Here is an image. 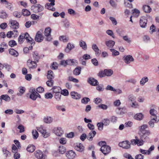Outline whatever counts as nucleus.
<instances>
[{
	"label": "nucleus",
	"mask_w": 159,
	"mask_h": 159,
	"mask_svg": "<svg viewBox=\"0 0 159 159\" xmlns=\"http://www.w3.org/2000/svg\"><path fill=\"white\" fill-rule=\"evenodd\" d=\"M130 142L131 144L134 145L137 144L138 146L142 145L143 144V140H139L137 136H135V139L131 140Z\"/></svg>",
	"instance_id": "obj_1"
},
{
	"label": "nucleus",
	"mask_w": 159,
	"mask_h": 159,
	"mask_svg": "<svg viewBox=\"0 0 159 159\" xmlns=\"http://www.w3.org/2000/svg\"><path fill=\"white\" fill-rule=\"evenodd\" d=\"M43 8V7L39 4L33 5L31 7V9L35 12H41L42 11Z\"/></svg>",
	"instance_id": "obj_2"
},
{
	"label": "nucleus",
	"mask_w": 159,
	"mask_h": 159,
	"mask_svg": "<svg viewBox=\"0 0 159 159\" xmlns=\"http://www.w3.org/2000/svg\"><path fill=\"white\" fill-rule=\"evenodd\" d=\"M119 145L120 147L126 149H129L130 148V144L129 142L127 140L120 143Z\"/></svg>",
	"instance_id": "obj_3"
},
{
	"label": "nucleus",
	"mask_w": 159,
	"mask_h": 159,
	"mask_svg": "<svg viewBox=\"0 0 159 159\" xmlns=\"http://www.w3.org/2000/svg\"><path fill=\"white\" fill-rule=\"evenodd\" d=\"M51 29L50 27L46 28L44 31V34L47 37V40L48 41H50L52 39L51 36Z\"/></svg>",
	"instance_id": "obj_4"
},
{
	"label": "nucleus",
	"mask_w": 159,
	"mask_h": 159,
	"mask_svg": "<svg viewBox=\"0 0 159 159\" xmlns=\"http://www.w3.org/2000/svg\"><path fill=\"white\" fill-rule=\"evenodd\" d=\"M37 130L41 133L43 136L45 138H47L50 135V134L46 132V130L43 129L42 127H37Z\"/></svg>",
	"instance_id": "obj_5"
},
{
	"label": "nucleus",
	"mask_w": 159,
	"mask_h": 159,
	"mask_svg": "<svg viewBox=\"0 0 159 159\" xmlns=\"http://www.w3.org/2000/svg\"><path fill=\"white\" fill-rule=\"evenodd\" d=\"M48 1L50 2H48L45 5V7L48 9L51 10L52 11H54L55 9L53 7L51 8V6H53L55 5V0H48Z\"/></svg>",
	"instance_id": "obj_6"
},
{
	"label": "nucleus",
	"mask_w": 159,
	"mask_h": 159,
	"mask_svg": "<svg viewBox=\"0 0 159 159\" xmlns=\"http://www.w3.org/2000/svg\"><path fill=\"white\" fill-rule=\"evenodd\" d=\"M27 65L30 69H34L37 66L36 62L30 59L27 61Z\"/></svg>",
	"instance_id": "obj_7"
},
{
	"label": "nucleus",
	"mask_w": 159,
	"mask_h": 159,
	"mask_svg": "<svg viewBox=\"0 0 159 159\" xmlns=\"http://www.w3.org/2000/svg\"><path fill=\"white\" fill-rule=\"evenodd\" d=\"M123 59L125 62L127 64H129L131 62L134 61V59L132 56L130 55L125 56L123 57Z\"/></svg>",
	"instance_id": "obj_8"
},
{
	"label": "nucleus",
	"mask_w": 159,
	"mask_h": 159,
	"mask_svg": "<svg viewBox=\"0 0 159 159\" xmlns=\"http://www.w3.org/2000/svg\"><path fill=\"white\" fill-rule=\"evenodd\" d=\"M43 39V37L40 31H38L36 34L35 40V41L38 42H41Z\"/></svg>",
	"instance_id": "obj_9"
},
{
	"label": "nucleus",
	"mask_w": 159,
	"mask_h": 159,
	"mask_svg": "<svg viewBox=\"0 0 159 159\" xmlns=\"http://www.w3.org/2000/svg\"><path fill=\"white\" fill-rule=\"evenodd\" d=\"M147 20L146 17L145 16L141 17L140 18L139 24L142 28H145L147 25Z\"/></svg>",
	"instance_id": "obj_10"
},
{
	"label": "nucleus",
	"mask_w": 159,
	"mask_h": 159,
	"mask_svg": "<svg viewBox=\"0 0 159 159\" xmlns=\"http://www.w3.org/2000/svg\"><path fill=\"white\" fill-rule=\"evenodd\" d=\"M9 25L13 29H17L19 28V23L16 20H10Z\"/></svg>",
	"instance_id": "obj_11"
},
{
	"label": "nucleus",
	"mask_w": 159,
	"mask_h": 159,
	"mask_svg": "<svg viewBox=\"0 0 159 159\" xmlns=\"http://www.w3.org/2000/svg\"><path fill=\"white\" fill-rule=\"evenodd\" d=\"M100 150L105 155L111 151V148L108 146H102Z\"/></svg>",
	"instance_id": "obj_12"
},
{
	"label": "nucleus",
	"mask_w": 159,
	"mask_h": 159,
	"mask_svg": "<svg viewBox=\"0 0 159 159\" xmlns=\"http://www.w3.org/2000/svg\"><path fill=\"white\" fill-rule=\"evenodd\" d=\"M54 133L58 136H61L63 133V131L60 127L55 128L53 129Z\"/></svg>",
	"instance_id": "obj_13"
},
{
	"label": "nucleus",
	"mask_w": 159,
	"mask_h": 159,
	"mask_svg": "<svg viewBox=\"0 0 159 159\" xmlns=\"http://www.w3.org/2000/svg\"><path fill=\"white\" fill-rule=\"evenodd\" d=\"M76 156L75 152L72 150L67 151L66 153V156L70 159L74 158Z\"/></svg>",
	"instance_id": "obj_14"
},
{
	"label": "nucleus",
	"mask_w": 159,
	"mask_h": 159,
	"mask_svg": "<svg viewBox=\"0 0 159 159\" xmlns=\"http://www.w3.org/2000/svg\"><path fill=\"white\" fill-rule=\"evenodd\" d=\"M35 157L39 159H43L44 157L43 152L40 150H37L34 153Z\"/></svg>",
	"instance_id": "obj_15"
},
{
	"label": "nucleus",
	"mask_w": 159,
	"mask_h": 159,
	"mask_svg": "<svg viewBox=\"0 0 159 159\" xmlns=\"http://www.w3.org/2000/svg\"><path fill=\"white\" fill-rule=\"evenodd\" d=\"M38 97L40 98L41 96L35 91H32L30 95V98L33 100H35Z\"/></svg>",
	"instance_id": "obj_16"
},
{
	"label": "nucleus",
	"mask_w": 159,
	"mask_h": 159,
	"mask_svg": "<svg viewBox=\"0 0 159 159\" xmlns=\"http://www.w3.org/2000/svg\"><path fill=\"white\" fill-rule=\"evenodd\" d=\"M88 82L89 83L93 86L97 85L98 84L97 80L92 78H89L88 80Z\"/></svg>",
	"instance_id": "obj_17"
},
{
	"label": "nucleus",
	"mask_w": 159,
	"mask_h": 159,
	"mask_svg": "<svg viewBox=\"0 0 159 159\" xmlns=\"http://www.w3.org/2000/svg\"><path fill=\"white\" fill-rule=\"evenodd\" d=\"M71 97L74 99H79L81 98V95L78 93L75 92H72L70 93Z\"/></svg>",
	"instance_id": "obj_18"
},
{
	"label": "nucleus",
	"mask_w": 159,
	"mask_h": 159,
	"mask_svg": "<svg viewBox=\"0 0 159 159\" xmlns=\"http://www.w3.org/2000/svg\"><path fill=\"white\" fill-rule=\"evenodd\" d=\"M75 148L77 151L82 152L84 150V147L82 144L78 143L75 146Z\"/></svg>",
	"instance_id": "obj_19"
},
{
	"label": "nucleus",
	"mask_w": 159,
	"mask_h": 159,
	"mask_svg": "<svg viewBox=\"0 0 159 159\" xmlns=\"http://www.w3.org/2000/svg\"><path fill=\"white\" fill-rule=\"evenodd\" d=\"M92 48L95 52L96 54L97 55L99 56L101 53V51L98 49L97 45L95 44H93Z\"/></svg>",
	"instance_id": "obj_20"
},
{
	"label": "nucleus",
	"mask_w": 159,
	"mask_h": 159,
	"mask_svg": "<svg viewBox=\"0 0 159 159\" xmlns=\"http://www.w3.org/2000/svg\"><path fill=\"white\" fill-rule=\"evenodd\" d=\"M96 134V133L95 131H91L87 136V139L89 140H92Z\"/></svg>",
	"instance_id": "obj_21"
},
{
	"label": "nucleus",
	"mask_w": 159,
	"mask_h": 159,
	"mask_svg": "<svg viewBox=\"0 0 159 159\" xmlns=\"http://www.w3.org/2000/svg\"><path fill=\"white\" fill-rule=\"evenodd\" d=\"M24 39H25L28 42L30 43L31 44L33 43V40L32 38L30 37L28 33H26L24 34H23Z\"/></svg>",
	"instance_id": "obj_22"
},
{
	"label": "nucleus",
	"mask_w": 159,
	"mask_h": 159,
	"mask_svg": "<svg viewBox=\"0 0 159 159\" xmlns=\"http://www.w3.org/2000/svg\"><path fill=\"white\" fill-rule=\"evenodd\" d=\"M53 91V93H60L61 91V89L60 87L54 86L52 89Z\"/></svg>",
	"instance_id": "obj_23"
},
{
	"label": "nucleus",
	"mask_w": 159,
	"mask_h": 159,
	"mask_svg": "<svg viewBox=\"0 0 159 159\" xmlns=\"http://www.w3.org/2000/svg\"><path fill=\"white\" fill-rule=\"evenodd\" d=\"M150 134V132L148 131H145V132L143 134V135L142 136V137L141 138V140L144 139L145 141H147L148 140L149 137L147 136H148Z\"/></svg>",
	"instance_id": "obj_24"
},
{
	"label": "nucleus",
	"mask_w": 159,
	"mask_h": 159,
	"mask_svg": "<svg viewBox=\"0 0 159 159\" xmlns=\"http://www.w3.org/2000/svg\"><path fill=\"white\" fill-rule=\"evenodd\" d=\"M143 11L146 13H150L152 10V9L150 6L148 5H144L143 6Z\"/></svg>",
	"instance_id": "obj_25"
},
{
	"label": "nucleus",
	"mask_w": 159,
	"mask_h": 159,
	"mask_svg": "<svg viewBox=\"0 0 159 159\" xmlns=\"http://www.w3.org/2000/svg\"><path fill=\"white\" fill-rule=\"evenodd\" d=\"M134 118L138 120H142L143 118V115L141 113L136 114L134 116Z\"/></svg>",
	"instance_id": "obj_26"
},
{
	"label": "nucleus",
	"mask_w": 159,
	"mask_h": 159,
	"mask_svg": "<svg viewBox=\"0 0 159 159\" xmlns=\"http://www.w3.org/2000/svg\"><path fill=\"white\" fill-rule=\"evenodd\" d=\"M47 78L49 80H53V79L54 78L53 73L52 70H49L48 71Z\"/></svg>",
	"instance_id": "obj_27"
},
{
	"label": "nucleus",
	"mask_w": 159,
	"mask_h": 159,
	"mask_svg": "<svg viewBox=\"0 0 159 159\" xmlns=\"http://www.w3.org/2000/svg\"><path fill=\"white\" fill-rule=\"evenodd\" d=\"M152 118V119L149 122L148 124L150 127H151L152 128H153L154 126V123H155L156 122L157 118L155 117V118Z\"/></svg>",
	"instance_id": "obj_28"
},
{
	"label": "nucleus",
	"mask_w": 159,
	"mask_h": 159,
	"mask_svg": "<svg viewBox=\"0 0 159 159\" xmlns=\"http://www.w3.org/2000/svg\"><path fill=\"white\" fill-rule=\"evenodd\" d=\"M105 44L109 48H112L115 44V42L112 40H109L105 42Z\"/></svg>",
	"instance_id": "obj_29"
},
{
	"label": "nucleus",
	"mask_w": 159,
	"mask_h": 159,
	"mask_svg": "<svg viewBox=\"0 0 159 159\" xmlns=\"http://www.w3.org/2000/svg\"><path fill=\"white\" fill-rule=\"evenodd\" d=\"M105 76H111L113 73V71L111 69H105L104 70Z\"/></svg>",
	"instance_id": "obj_30"
},
{
	"label": "nucleus",
	"mask_w": 159,
	"mask_h": 159,
	"mask_svg": "<svg viewBox=\"0 0 159 159\" xmlns=\"http://www.w3.org/2000/svg\"><path fill=\"white\" fill-rule=\"evenodd\" d=\"M35 147L33 145H29L27 148V150L29 152H32L35 150Z\"/></svg>",
	"instance_id": "obj_31"
},
{
	"label": "nucleus",
	"mask_w": 159,
	"mask_h": 159,
	"mask_svg": "<svg viewBox=\"0 0 159 159\" xmlns=\"http://www.w3.org/2000/svg\"><path fill=\"white\" fill-rule=\"evenodd\" d=\"M81 71V68L80 67L76 68L73 70V74L75 75H79Z\"/></svg>",
	"instance_id": "obj_32"
},
{
	"label": "nucleus",
	"mask_w": 159,
	"mask_h": 159,
	"mask_svg": "<svg viewBox=\"0 0 159 159\" xmlns=\"http://www.w3.org/2000/svg\"><path fill=\"white\" fill-rule=\"evenodd\" d=\"M19 92L17 93V95L20 96H21L24 93L25 89V87H20L19 88Z\"/></svg>",
	"instance_id": "obj_33"
},
{
	"label": "nucleus",
	"mask_w": 159,
	"mask_h": 159,
	"mask_svg": "<svg viewBox=\"0 0 159 159\" xmlns=\"http://www.w3.org/2000/svg\"><path fill=\"white\" fill-rule=\"evenodd\" d=\"M33 57L34 61L38 62L39 58V56L38 53L37 52H33Z\"/></svg>",
	"instance_id": "obj_34"
},
{
	"label": "nucleus",
	"mask_w": 159,
	"mask_h": 159,
	"mask_svg": "<svg viewBox=\"0 0 159 159\" xmlns=\"http://www.w3.org/2000/svg\"><path fill=\"white\" fill-rule=\"evenodd\" d=\"M9 52L10 54L15 57H17L18 55V52L12 48L9 49Z\"/></svg>",
	"instance_id": "obj_35"
},
{
	"label": "nucleus",
	"mask_w": 159,
	"mask_h": 159,
	"mask_svg": "<svg viewBox=\"0 0 159 159\" xmlns=\"http://www.w3.org/2000/svg\"><path fill=\"white\" fill-rule=\"evenodd\" d=\"M1 100H3L9 102L11 100L10 98L7 95H2L0 96Z\"/></svg>",
	"instance_id": "obj_36"
},
{
	"label": "nucleus",
	"mask_w": 159,
	"mask_h": 159,
	"mask_svg": "<svg viewBox=\"0 0 159 159\" xmlns=\"http://www.w3.org/2000/svg\"><path fill=\"white\" fill-rule=\"evenodd\" d=\"M74 48V47L73 45L71 44L70 43H69L67 45V46L65 49V51L67 52H68Z\"/></svg>",
	"instance_id": "obj_37"
},
{
	"label": "nucleus",
	"mask_w": 159,
	"mask_h": 159,
	"mask_svg": "<svg viewBox=\"0 0 159 159\" xmlns=\"http://www.w3.org/2000/svg\"><path fill=\"white\" fill-rule=\"evenodd\" d=\"M52 121L53 119L51 117L47 116L44 119V122L47 123H50L52 122Z\"/></svg>",
	"instance_id": "obj_38"
},
{
	"label": "nucleus",
	"mask_w": 159,
	"mask_h": 159,
	"mask_svg": "<svg viewBox=\"0 0 159 159\" xmlns=\"http://www.w3.org/2000/svg\"><path fill=\"white\" fill-rule=\"evenodd\" d=\"M22 13L23 15L25 16H28L30 15V12L26 9H23Z\"/></svg>",
	"instance_id": "obj_39"
},
{
	"label": "nucleus",
	"mask_w": 159,
	"mask_h": 159,
	"mask_svg": "<svg viewBox=\"0 0 159 159\" xmlns=\"http://www.w3.org/2000/svg\"><path fill=\"white\" fill-rule=\"evenodd\" d=\"M66 148L63 146H60L59 148V152L61 154L64 153L66 151Z\"/></svg>",
	"instance_id": "obj_40"
},
{
	"label": "nucleus",
	"mask_w": 159,
	"mask_h": 159,
	"mask_svg": "<svg viewBox=\"0 0 159 159\" xmlns=\"http://www.w3.org/2000/svg\"><path fill=\"white\" fill-rule=\"evenodd\" d=\"M148 79L147 77H145L142 79L140 81V84L142 85H143L144 84L148 81Z\"/></svg>",
	"instance_id": "obj_41"
},
{
	"label": "nucleus",
	"mask_w": 159,
	"mask_h": 159,
	"mask_svg": "<svg viewBox=\"0 0 159 159\" xmlns=\"http://www.w3.org/2000/svg\"><path fill=\"white\" fill-rule=\"evenodd\" d=\"M59 40L64 42H66L69 39L68 38L65 36H61L59 38Z\"/></svg>",
	"instance_id": "obj_42"
},
{
	"label": "nucleus",
	"mask_w": 159,
	"mask_h": 159,
	"mask_svg": "<svg viewBox=\"0 0 159 159\" xmlns=\"http://www.w3.org/2000/svg\"><path fill=\"white\" fill-rule=\"evenodd\" d=\"M80 45L84 50H85L87 49V45L85 42L82 40L81 41L80 43Z\"/></svg>",
	"instance_id": "obj_43"
},
{
	"label": "nucleus",
	"mask_w": 159,
	"mask_h": 159,
	"mask_svg": "<svg viewBox=\"0 0 159 159\" xmlns=\"http://www.w3.org/2000/svg\"><path fill=\"white\" fill-rule=\"evenodd\" d=\"M149 112L152 116H153V118H155V117H157V116L156 115L157 111L154 109H151L149 111Z\"/></svg>",
	"instance_id": "obj_44"
},
{
	"label": "nucleus",
	"mask_w": 159,
	"mask_h": 159,
	"mask_svg": "<svg viewBox=\"0 0 159 159\" xmlns=\"http://www.w3.org/2000/svg\"><path fill=\"white\" fill-rule=\"evenodd\" d=\"M32 134L33 138L34 139H36L38 138L39 136V134L36 130H33L32 131Z\"/></svg>",
	"instance_id": "obj_45"
},
{
	"label": "nucleus",
	"mask_w": 159,
	"mask_h": 159,
	"mask_svg": "<svg viewBox=\"0 0 159 159\" xmlns=\"http://www.w3.org/2000/svg\"><path fill=\"white\" fill-rule=\"evenodd\" d=\"M75 61L73 59H68L67 60V65H74L75 64Z\"/></svg>",
	"instance_id": "obj_46"
},
{
	"label": "nucleus",
	"mask_w": 159,
	"mask_h": 159,
	"mask_svg": "<svg viewBox=\"0 0 159 159\" xmlns=\"http://www.w3.org/2000/svg\"><path fill=\"white\" fill-rule=\"evenodd\" d=\"M102 123L105 126H107L110 124V120L108 119H104L102 120Z\"/></svg>",
	"instance_id": "obj_47"
},
{
	"label": "nucleus",
	"mask_w": 159,
	"mask_h": 159,
	"mask_svg": "<svg viewBox=\"0 0 159 159\" xmlns=\"http://www.w3.org/2000/svg\"><path fill=\"white\" fill-rule=\"evenodd\" d=\"M103 124L102 122H98L97 124V126L98 129L99 130H102L103 126Z\"/></svg>",
	"instance_id": "obj_48"
},
{
	"label": "nucleus",
	"mask_w": 159,
	"mask_h": 159,
	"mask_svg": "<svg viewBox=\"0 0 159 159\" xmlns=\"http://www.w3.org/2000/svg\"><path fill=\"white\" fill-rule=\"evenodd\" d=\"M13 15L15 17L17 18H20L21 16V14L20 12L16 11L13 12Z\"/></svg>",
	"instance_id": "obj_49"
},
{
	"label": "nucleus",
	"mask_w": 159,
	"mask_h": 159,
	"mask_svg": "<svg viewBox=\"0 0 159 159\" xmlns=\"http://www.w3.org/2000/svg\"><path fill=\"white\" fill-rule=\"evenodd\" d=\"M110 51L112 52V55L113 56L118 55L119 54V52L113 49H111Z\"/></svg>",
	"instance_id": "obj_50"
},
{
	"label": "nucleus",
	"mask_w": 159,
	"mask_h": 159,
	"mask_svg": "<svg viewBox=\"0 0 159 159\" xmlns=\"http://www.w3.org/2000/svg\"><path fill=\"white\" fill-rule=\"evenodd\" d=\"M58 64L57 62H53L52 64L51 68L52 69H57L58 68Z\"/></svg>",
	"instance_id": "obj_51"
},
{
	"label": "nucleus",
	"mask_w": 159,
	"mask_h": 159,
	"mask_svg": "<svg viewBox=\"0 0 159 159\" xmlns=\"http://www.w3.org/2000/svg\"><path fill=\"white\" fill-rule=\"evenodd\" d=\"M90 100L88 98L85 97L81 100V102L84 104H87L90 101Z\"/></svg>",
	"instance_id": "obj_52"
},
{
	"label": "nucleus",
	"mask_w": 159,
	"mask_h": 159,
	"mask_svg": "<svg viewBox=\"0 0 159 159\" xmlns=\"http://www.w3.org/2000/svg\"><path fill=\"white\" fill-rule=\"evenodd\" d=\"M61 94H62L63 95L67 96H68L69 94V92L68 91L67 89H63V90H61Z\"/></svg>",
	"instance_id": "obj_53"
},
{
	"label": "nucleus",
	"mask_w": 159,
	"mask_h": 159,
	"mask_svg": "<svg viewBox=\"0 0 159 159\" xmlns=\"http://www.w3.org/2000/svg\"><path fill=\"white\" fill-rule=\"evenodd\" d=\"M17 128L20 129L19 132L20 133H23L25 131L24 127L22 125H19Z\"/></svg>",
	"instance_id": "obj_54"
},
{
	"label": "nucleus",
	"mask_w": 159,
	"mask_h": 159,
	"mask_svg": "<svg viewBox=\"0 0 159 159\" xmlns=\"http://www.w3.org/2000/svg\"><path fill=\"white\" fill-rule=\"evenodd\" d=\"M8 44L11 47H13L16 45V43L15 41L12 40L9 42Z\"/></svg>",
	"instance_id": "obj_55"
},
{
	"label": "nucleus",
	"mask_w": 159,
	"mask_h": 159,
	"mask_svg": "<svg viewBox=\"0 0 159 159\" xmlns=\"http://www.w3.org/2000/svg\"><path fill=\"white\" fill-rule=\"evenodd\" d=\"M54 81L53 80H49L46 82V84L49 87H51L53 85Z\"/></svg>",
	"instance_id": "obj_56"
},
{
	"label": "nucleus",
	"mask_w": 159,
	"mask_h": 159,
	"mask_svg": "<svg viewBox=\"0 0 159 159\" xmlns=\"http://www.w3.org/2000/svg\"><path fill=\"white\" fill-rule=\"evenodd\" d=\"M109 3L114 8H116L117 6V4L113 0H110Z\"/></svg>",
	"instance_id": "obj_57"
},
{
	"label": "nucleus",
	"mask_w": 159,
	"mask_h": 159,
	"mask_svg": "<svg viewBox=\"0 0 159 159\" xmlns=\"http://www.w3.org/2000/svg\"><path fill=\"white\" fill-rule=\"evenodd\" d=\"M61 94V93H56L54 95V97L56 100L58 101L60 100Z\"/></svg>",
	"instance_id": "obj_58"
},
{
	"label": "nucleus",
	"mask_w": 159,
	"mask_h": 159,
	"mask_svg": "<svg viewBox=\"0 0 159 159\" xmlns=\"http://www.w3.org/2000/svg\"><path fill=\"white\" fill-rule=\"evenodd\" d=\"M24 40V37L23 35H20L18 39V42L20 43H22Z\"/></svg>",
	"instance_id": "obj_59"
},
{
	"label": "nucleus",
	"mask_w": 159,
	"mask_h": 159,
	"mask_svg": "<svg viewBox=\"0 0 159 159\" xmlns=\"http://www.w3.org/2000/svg\"><path fill=\"white\" fill-rule=\"evenodd\" d=\"M147 127L148 125H143L139 127L140 131L141 132H143Z\"/></svg>",
	"instance_id": "obj_60"
},
{
	"label": "nucleus",
	"mask_w": 159,
	"mask_h": 159,
	"mask_svg": "<svg viewBox=\"0 0 159 159\" xmlns=\"http://www.w3.org/2000/svg\"><path fill=\"white\" fill-rule=\"evenodd\" d=\"M68 12L69 14L71 15H74L76 14L75 11L72 9H68Z\"/></svg>",
	"instance_id": "obj_61"
},
{
	"label": "nucleus",
	"mask_w": 159,
	"mask_h": 159,
	"mask_svg": "<svg viewBox=\"0 0 159 159\" xmlns=\"http://www.w3.org/2000/svg\"><path fill=\"white\" fill-rule=\"evenodd\" d=\"M140 152L143 154L148 155H149L150 154V152L148 151V150H145L141 149L140 150Z\"/></svg>",
	"instance_id": "obj_62"
},
{
	"label": "nucleus",
	"mask_w": 159,
	"mask_h": 159,
	"mask_svg": "<svg viewBox=\"0 0 159 159\" xmlns=\"http://www.w3.org/2000/svg\"><path fill=\"white\" fill-rule=\"evenodd\" d=\"M52 97L53 95L51 93H47L45 95V98L47 99L51 98Z\"/></svg>",
	"instance_id": "obj_63"
},
{
	"label": "nucleus",
	"mask_w": 159,
	"mask_h": 159,
	"mask_svg": "<svg viewBox=\"0 0 159 159\" xmlns=\"http://www.w3.org/2000/svg\"><path fill=\"white\" fill-rule=\"evenodd\" d=\"M106 90H109L113 91H116V89L111 86L108 85L106 88Z\"/></svg>",
	"instance_id": "obj_64"
}]
</instances>
